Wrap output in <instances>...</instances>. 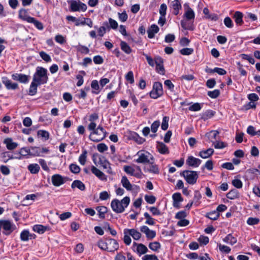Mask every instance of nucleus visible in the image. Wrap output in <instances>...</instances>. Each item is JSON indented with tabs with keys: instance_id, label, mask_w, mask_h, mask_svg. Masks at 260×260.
Here are the masks:
<instances>
[{
	"instance_id": "obj_1",
	"label": "nucleus",
	"mask_w": 260,
	"mask_h": 260,
	"mask_svg": "<svg viewBox=\"0 0 260 260\" xmlns=\"http://www.w3.org/2000/svg\"><path fill=\"white\" fill-rule=\"evenodd\" d=\"M130 203V198L128 197L123 198L120 201L117 199H113L111 203V207L113 211L116 213H121L124 212Z\"/></svg>"
},
{
	"instance_id": "obj_2",
	"label": "nucleus",
	"mask_w": 260,
	"mask_h": 260,
	"mask_svg": "<svg viewBox=\"0 0 260 260\" xmlns=\"http://www.w3.org/2000/svg\"><path fill=\"white\" fill-rule=\"evenodd\" d=\"M48 80L47 69L41 67H38L33 75L32 81L40 85L47 83Z\"/></svg>"
},
{
	"instance_id": "obj_3",
	"label": "nucleus",
	"mask_w": 260,
	"mask_h": 260,
	"mask_svg": "<svg viewBox=\"0 0 260 260\" xmlns=\"http://www.w3.org/2000/svg\"><path fill=\"white\" fill-rule=\"evenodd\" d=\"M180 175L185 178L188 184L191 185L197 182L199 177L198 172L194 171L184 170L180 173Z\"/></svg>"
},
{
	"instance_id": "obj_4",
	"label": "nucleus",
	"mask_w": 260,
	"mask_h": 260,
	"mask_svg": "<svg viewBox=\"0 0 260 260\" xmlns=\"http://www.w3.org/2000/svg\"><path fill=\"white\" fill-rule=\"evenodd\" d=\"M163 94L162 84L159 82H156L153 86V89L150 92V96L151 98L157 99Z\"/></svg>"
},
{
	"instance_id": "obj_5",
	"label": "nucleus",
	"mask_w": 260,
	"mask_h": 260,
	"mask_svg": "<svg viewBox=\"0 0 260 260\" xmlns=\"http://www.w3.org/2000/svg\"><path fill=\"white\" fill-rule=\"evenodd\" d=\"M107 134V132H103L98 129H95L91 132L89 139L93 142H99L103 140L106 137Z\"/></svg>"
},
{
	"instance_id": "obj_6",
	"label": "nucleus",
	"mask_w": 260,
	"mask_h": 260,
	"mask_svg": "<svg viewBox=\"0 0 260 260\" xmlns=\"http://www.w3.org/2000/svg\"><path fill=\"white\" fill-rule=\"evenodd\" d=\"M1 157L2 158L3 161L4 163L7 162L10 159H21L22 157L19 153L18 152L14 153V154H12L9 151H6L2 152L0 155Z\"/></svg>"
},
{
	"instance_id": "obj_7",
	"label": "nucleus",
	"mask_w": 260,
	"mask_h": 260,
	"mask_svg": "<svg viewBox=\"0 0 260 260\" xmlns=\"http://www.w3.org/2000/svg\"><path fill=\"white\" fill-rule=\"evenodd\" d=\"M70 9L73 12L80 11L85 12L87 10V6L86 4L80 2L78 3L76 1H72L70 5Z\"/></svg>"
},
{
	"instance_id": "obj_8",
	"label": "nucleus",
	"mask_w": 260,
	"mask_h": 260,
	"mask_svg": "<svg viewBox=\"0 0 260 260\" xmlns=\"http://www.w3.org/2000/svg\"><path fill=\"white\" fill-rule=\"evenodd\" d=\"M107 249L108 252H114L119 248V244L117 241L111 238H106Z\"/></svg>"
},
{
	"instance_id": "obj_9",
	"label": "nucleus",
	"mask_w": 260,
	"mask_h": 260,
	"mask_svg": "<svg viewBox=\"0 0 260 260\" xmlns=\"http://www.w3.org/2000/svg\"><path fill=\"white\" fill-rule=\"evenodd\" d=\"M127 137L128 140H133L138 144H142L146 141L145 139L140 137V136L135 132H129Z\"/></svg>"
},
{
	"instance_id": "obj_10",
	"label": "nucleus",
	"mask_w": 260,
	"mask_h": 260,
	"mask_svg": "<svg viewBox=\"0 0 260 260\" xmlns=\"http://www.w3.org/2000/svg\"><path fill=\"white\" fill-rule=\"evenodd\" d=\"M155 63L156 64L155 70L157 72L160 74L164 75L165 69L163 65V59L159 56H156L155 57Z\"/></svg>"
},
{
	"instance_id": "obj_11",
	"label": "nucleus",
	"mask_w": 260,
	"mask_h": 260,
	"mask_svg": "<svg viewBox=\"0 0 260 260\" xmlns=\"http://www.w3.org/2000/svg\"><path fill=\"white\" fill-rule=\"evenodd\" d=\"M148 165L145 166L144 170L145 172H148L151 173L158 174L159 173L158 166L154 164L153 162L149 161Z\"/></svg>"
},
{
	"instance_id": "obj_12",
	"label": "nucleus",
	"mask_w": 260,
	"mask_h": 260,
	"mask_svg": "<svg viewBox=\"0 0 260 260\" xmlns=\"http://www.w3.org/2000/svg\"><path fill=\"white\" fill-rule=\"evenodd\" d=\"M141 232L145 233L147 238L148 240H152L156 236L155 231L150 230L146 225H143L140 228Z\"/></svg>"
},
{
	"instance_id": "obj_13",
	"label": "nucleus",
	"mask_w": 260,
	"mask_h": 260,
	"mask_svg": "<svg viewBox=\"0 0 260 260\" xmlns=\"http://www.w3.org/2000/svg\"><path fill=\"white\" fill-rule=\"evenodd\" d=\"M173 201V206L175 208L179 209L180 208V203L183 201L181 193L180 192L174 193L172 196Z\"/></svg>"
},
{
	"instance_id": "obj_14",
	"label": "nucleus",
	"mask_w": 260,
	"mask_h": 260,
	"mask_svg": "<svg viewBox=\"0 0 260 260\" xmlns=\"http://www.w3.org/2000/svg\"><path fill=\"white\" fill-rule=\"evenodd\" d=\"M51 181L53 185L55 186H59L66 182L64 178L59 174H54L51 177Z\"/></svg>"
},
{
	"instance_id": "obj_15",
	"label": "nucleus",
	"mask_w": 260,
	"mask_h": 260,
	"mask_svg": "<svg viewBox=\"0 0 260 260\" xmlns=\"http://www.w3.org/2000/svg\"><path fill=\"white\" fill-rule=\"evenodd\" d=\"M202 160L199 158H196L193 156H189L186 159V164L189 166L192 167H198L201 164Z\"/></svg>"
},
{
	"instance_id": "obj_16",
	"label": "nucleus",
	"mask_w": 260,
	"mask_h": 260,
	"mask_svg": "<svg viewBox=\"0 0 260 260\" xmlns=\"http://www.w3.org/2000/svg\"><path fill=\"white\" fill-rule=\"evenodd\" d=\"M29 76L22 74H15L12 75L13 80L18 81L20 83H27L29 81Z\"/></svg>"
},
{
	"instance_id": "obj_17",
	"label": "nucleus",
	"mask_w": 260,
	"mask_h": 260,
	"mask_svg": "<svg viewBox=\"0 0 260 260\" xmlns=\"http://www.w3.org/2000/svg\"><path fill=\"white\" fill-rule=\"evenodd\" d=\"M156 148L158 152L162 154H166L169 153V150L168 147L162 142H156Z\"/></svg>"
},
{
	"instance_id": "obj_18",
	"label": "nucleus",
	"mask_w": 260,
	"mask_h": 260,
	"mask_svg": "<svg viewBox=\"0 0 260 260\" xmlns=\"http://www.w3.org/2000/svg\"><path fill=\"white\" fill-rule=\"evenodd\" d=\"M91 171L92 173L94 174L97 177H98L101 180H106L107 178L106 175L101 171L99 169L96 168L94 166H92L91 167Z\"/></svg>"
},
{
	"instance_id": "obj_19",
	"label": "nucleus",
	"mask_w": 260,
	"mask_h": 260,
	"mask_svg": "<svg viewBox=\"0 0 260 260\" xmlns=\"http://www.w3.org/2000/svg\"><path fill=\"white\" fill-rule=\"evenodd\" d=\"M4 143L6 145L7 148L9 150L15 149L18 145L16 142H13L12 138H6L4 140Z\"/></svg>"
},
{
	"instance_id": "obj_20",
	"label": "nucleus",
	"mask_w": 260,
	"mask_h": 260,
	"mask_svg": "<svg viewBox=\"0 0 260 260\" xmlns=\"http://www.w3.org/2000/svg\"><path fill=\"white\" fill-rule=\"evenodd\" d=\"M32 230L35 232L40 234H42L46 231H49L50 230V228L49 226H44L42 224H36L33 226Z\"/></svg>"
},
{
	"instance_id": "obj_21",
	"label": "nucleus",
	"mask_w": 260,
	"mask_h": 260,
	"mask_svg": "<svg viewBox=\"0 0 260 260\" xmlns=\"http://www.w3.org/2000/svg\"><path fill=\"white\" fill-rule=\"evenodd\" d=\"M159 29L156 24H152L147 30L148 37L152 39L154 37L155 34L157 33Z\"/></svg>"
},
{
	"instance_id": "obj_22",
	"label": "nucleus",
	"mask_w": 260,
	"mask_h": 260,
	"mask_svg": "<svg viewBox=\"0 0 260 260\" xmlns=\"http://www.w3.org/2000/svg\"><path fill=\"white\" fill-rule=\"evenodd\" d=\"M3 83L4 84L7 89L15 90L18 87V84L16 83H12L10 80L7 78L4 79Z\"/></svg>"
},
{
	"instance_id": "obj_23",
	"label": "nucleus",
	"mask_w": 260,
	"mask_h": 260,
	"mask_svg": "<svg viewBox=\"0 0 260 260\" xmlns=\"http://www.w3.org/2000/svg\"><path fill=\"white\" fill-rule=\"evenodd\" d=\"M171 6L174 10V14L177 15L182 7L180 0H174L172 2Z\"/></svg>"
},
{
	"instance_id": "obj_24",
	"label": "nucleus",
	"mask_w": 260,
	"mask_h": 260,
	"mask_svg": "<svg viewBox=\"0 0 260 260\" xmlns=\"http://www.w3.org/2000/svg\"><path fill=\"white\" fill-rule=\"evenodd\" d=\"M19 18L22 20L25 21L27 22H29L32 17L28 15L27 11L25 9H21L19 11Z\"/></svg>"
},
{
	"instance_id": "obj_25",
	"label": "nucleus",
	"mask_w": 260,
	"mask_h": 260,
	"mask_svg": "<svg viewBox=\"0 0 260 260\" xmlns=\"http://www.w3.org/2000/svg\"><path fill=\"white\" fill-rule=\"evenodd\" d=\"M227 198L230 200H234L238 199L240 197V193L239 191L235 188L231 189L226 194Z\"/></svg>"
},
{
	"instance_id": "obj_26",
	"label": "nucleus",
	"mask_w": 260,
	"mask_h": 260,
	"mask_svg": "<svg viewBox=\"0 0 260 260\" xmlns=\"http://www.w3.org/2000/svg\"><path fill=\"white\" fill-rule=\"evenodd\" d=\"M214 152V149L210 148L207 150L201 151L199 153V156L203 158H207L211 156Z\"/></svg>"
},
{
	"instance_id": "obj_27",
	"label": "nucleus",
	"mask_w": 260,
	"mask_h": 260,
	"mask_svg": "<svg viewBox=\"0 0 260 260\" xmlns=\"http://www.w3.org/2000/svg\"><path fill=\"white\" fill-rule=\"evenodd\" d=\"M71 187L74 189L75 187L78 188L81 191L85 190L86 187L85 184L80 180H74L71 185Z\"/></svg>"
},
{
	"instance_id": "obj_28",
	"label": "nucleus",
	"mask_w": 260,
	"mask_h": 260,
	"mask_svg": "<svg viewBox=\"0 0 260 260\" xmlns=\"http://www.w3.org/2000/svg\"><path fill=\"white\" fill-rule=\"evenodd\" d=\"M184 16L188 20H194L195 14L193 10L187 6V9L184 13Z\"/></svg>"
},
{
	"instance_id": "obj_29",
	"label": "nucleus",
	"mask_w": 260,
	"mask_h": 260,
	"mask_svg": "<svg viewBox=\"0 0 260 260\" xmlns=\"http://www.w3.org/2000/svg\"><path fill=\"white\" fill-rule=\"evenodd\" d=\"M138 152L137 154L139 155V158L135 160V161L137 163H149V159L148 158V156L146 155L144 153H139Z\"/></svg>"
},
{
	"instance_id": "obj_30",
	"label": "nucleus",
	"mask_w": 260,
	"mask_h": 260,
	"mask_svg": "<svg viewBox=\"0 0 260 260\" xmlns=\"http://www.w3.org/2000/svg\"><path fill=\"white\" fill-rule=\"evenodd\" d=\"M220 216V213L215 210L206 213L205 217L212 220H216Z\"/></svg>"
},
{
	"instance_id": "obj_31",
	"label": "nucleus",
	"mask_w": 260,
	"mask_h": 260,
	"mask_svg": "<svg viewBox=\"0 0 260 260\" xmlns=\"http://www.w3.org/2000/svg\"><path fill=\"white\" fill-rule=\"evenodd\" d=\"M127 231L129 232V235L136 240H139L141 237L142 235L141 233L134 229H128Z\"/></svg>"
},
{
	"instance_id": "obj_32",
	"label": "nucleus",
	"mask_w": 260,
	"mask_h": 260,
	"mask_svg": "<svg viewBox=\"0 0 260 260\" xmlns=\"http://www.w3.org/2000/svg\"><path fill=\"white\" fill-rule=\"evenodd\" d=\"M29 152V155L31 156H38L42 155L41 154V148L39 147H31Z\"/></svg>"
},
{
	"instance_id": "obj_33",
	"label": "nucleus",
	"mask_w": 260,
	"mask_h": 260,
	"mask_svg": "<svg viewBox=\"0 0 260 260\" xmlns=\"http://www.w3.org/2000/svg\"><path fill=\"white\" fill-rule=\"evenodd\" d=\"M121 182L122 186L127 190H131L132 189V185L125 176L122 177Z\"/></svg>"
},
{
	"instance_id": "obj_34",
	"label": "nucleus",
	"mask_w": 260,
	"mask_h": 260,
	"mask_svg": "<svg viewBox=\"0 0 260 260\" xmlns=\"http://www.w3.org/2000/svg\"><path fill=\"white\" fill-rule=\"evenodd\" d=\"M39 121L44 125H48L52 122V119L49 115H43L39 117Z\"/></svg>"
},
{
	"instance_id": "obj_35",
	"label": "nucleus",
	"mask_w": 260,
	"mask_h": 260,
	"mask_svg": "<svg viewBox=\"0 0 260 260\" xmlns=\"http://www.w3.org/2000/svg\"><path fill=\"white\" fill-rule=\"evenodd\" d=\"M27 169L31 174H36L39 172L40 167L37 164H32L28 166Z\"/></svg>"
},
{
	"instance_id": "obj_36",
	"label": "nucleus",
	"mask_w": 260,
	"mask_h": 260,
	"mask_svg": "<svg viewBox=\"0 0 260 260\" xmlns=\"http://www.w3.org/2000/svg\"><path fill=\"white\" fill-rule=\"evenodd\" d=\"M39 84H38L36 82H34L33 81L30 84L29 88V91L28 94L30 95H35L37 92V88L38 86H39Z\"/></svg>"
},
{
	"instance_id": "obj_37",
	"label": "nucleus",
	"mask_w": 260,
	"mask_h": 260,
	"mask_svg": "<svg viewBox=\"0 0 260 260\" xmlns=\"http://www.w3.org/2000/svg\"><path fill=\"white\" fill-rule=\"evenodd\" d=\"M223 241L227 243H230L231 245L235 244L237 240L236 237L233 236L231 234H228L223 239Z\"/></svg>"
},
{
	"instance_id": "obj_38",
	"label": "nucleus",
	"mask_w": 260,
	"mask_h": 260,
	"mask_svg": "<svg viewBox=\"0 0 260 260\" xmlns=\"http://www.w3.org/2000/svg\"><path fill=\"white\" fill-rule=\"evenodd\" d=\"M148 250L147 247L143 244L140 243L138 245L137 252L140 256L147 253Z\"/></svg>"
},
{
	"instance_id": "obj_39",
	"label": "nucleus",
	"mask_w": 260,
	"mask_h": 260,
	"mask_svg": "<svg viewBox=\"0 0 260 260\" xmlns=\"http://www.w3.org/2000/svg\"><path fill=\"white\" fill-rule=\"evenodd\" d=\"M120 47L121 50L127 54H129L132 51L130 46L124 41H121Z\"/></svg>"
},
{
	"instance_id": "obj_40",
	"label": "nucleus",
	"mask_w": 260,
	"mask_h": 260,
	"mask_svg": "<svg viewBox=\"0 0 260 260\" xmlns=\"http://www.w3.org/2000/svg\"><path fill=\"white\" fill-rule=\"evenodd\" d=\"M234 17L235 18V22L239 25H242L243 23V14L241 12L237 11L234 14Z\"/></svg>"
},
{
	"instance_id": "obj_41",
	"label": "nucleus",
	"mask_w": 260,
	"mask_h": 260,
	"mask_svg": "<svg viewBox=\"0 0 260 260\" xmlns=\"http://www.w3.org/2000/svg\"><path fill=\"white\" fill-rule=\"evenodd\" d=\"M99 157V160H98V165L102 166L104 169H107L110 165L108 161L107 160L106 157L103 155H101Z\"/></svg>"
},
{
	"instance_id": "obj_42",
	"label": "nucleus",
	"mask_w": 260,
	"mask_h": 260,
	"mask_svg": "<svg viewBox=\"0 0 260 260\" xmlns=\"http://www.w3.org/2000/svg\"><path fill=\"white\" fill-rule=\"evenodd\" d=\"M202 198V195L199 190H195L194 192L193 199L192 201L193 202L194 205L196 206H198L200 204V200Z\"/></svg>"
},
{
	"instance_id": "obj_43",
	"label": "nucleus",
	"mask_w": 260,
	"mask_h": 260,
	"mask_svg": "<svg viewBox=\"0 0 260 260\" xmlns=\"http://www.w3.org/2000/svg\"><path fill=\"white\" fill-rule=\"evenodd\" d=\"M28 23H32L39 30H42L44 28L42 23L34 17H31Z\"/></svg>"
},
{
	"instance_id": "obj_44",
	"label": "nucleus",
	"mask_w": 260,
	"mask_h": 260,
	"mask_svg": "<svg viewBox=\"0 0 260 260\" xmlns=\"http://www.w3.org/2000/svg\"><path fill=\"white\" fill-rule=\"evenodd\" d=\"M103 228L106 231H109L112 236H115L117 235V232L110 227V224L108 222L104 223Z\"/></svg>"
},
{
	"instance_id": "obj_45",
	"label": "nucleus",
	"mask_w": 260,
	"mask_h": 260,
	"mask_svg": "<svg viewBox=\"0 0 260 260\" xmlns=\"http://www.w3.org/2000/svg\"><path fill=\"white\" fill-rule=\"evenodd\" d=\"M127 230H128V229H125L124 230L123 241L126 245H129L131 243L132 240H131L130 236L128 235L129 232L128 231H126Z\"/></svg>"
},
{
	"instance_id": "obj_46",
	"label": "nucleus",
	"mask_w": 260,
	"mask_h": 260,
	"mask_svg": "<svg viewBox=\"0 0 260 260\" xmlns=\"http://www.w3.org/2000/svg\"><path fill=\"white\" fill-rule=\"evenodd\" d=\"M91 88L94 90V91H92V93L94 94H99L100 92V86L99 83L97 80H93L92 81L91 84Z\"/></svg>"
},
{
	"instance_id": "obj_47",
	"label": "nucleus",
	"mask_w": 260,
	"mask_h": 260,
	"mask_svg": "<svg viewBox=\"0 0 260 260\" xmlns=\"http://www.w3.org/2000/svg\"><path fill=\"white\" fill-rule=\"evenodd\" d=\"M144 216L145 218H146V220L145 221V223L148 225H153L155 224L154 219L147 212H145L144 214Z\"/></svg>"
},
{
	"instance_id": "obj_48",
	"label": "nucleus",
	"mask_w": 260,
	"mask_h": 260,
	"mask_svg": "<svg viewBox=\"0 0 260 260\" xmlns=\"http://www.w3.org/2000/svg\"><path fill=\"white\" fill-rule=\"evenodd\" d=\"M83 19H84V20L82 21L81 22V23H79V22H77L76 25L79 26L80 25H87L88 26H89L90 27H91L92 26L93 22H92V20H91V19L88 18H84Z\"/></svg>"
},
{
	"instance_id": "obj_49",
	"label": "nucleus",
	"mask_w": 260,
	"mask_h": 260,
	"mask_svg": "<svg viewBox=\"0 0 260 260\" xmlns=\"http://www.w3.org/2000/svg\"><path fill=\"white\" fill-rule=\"evenodd\" d=\"M29 232L27 230L22 231L20 234V239L23 241H27L29 240Z\"/></svg>"
},
{
	"instance_id": "obj_50",
	"label": "nucleus",
	"mask_w": 260,
	"mask_h": 260,
	"mask_svg": "<svg viewBox=\"0 0 260 260\" xmlns=\"http://www.w3.org/2000/svg\"><path fill=\"white\" fill-rule=\"evenodd\" d=\"M70 171L75 174H78L81 169L79 166L75 164H71L69 166Z\"/></svg>"
},
{
	"instance_id": "obj_51",
	"label": "nucleus",
	"mask_w": 260,
	"mask_h": 260,
	"mask_svg": "<svg viewBox=\"0 0 260 260\" xmlns=\"http://www.w3.org/2000/svg\"><path fill=\"white\" fill-rule=\"evenodd\" d=\"M87 152L86 150H84L82 151V154L79 157V161L82 165H84L86 161Z\"/></svg>"
},
{
	"instance_id": "obj_52",
	"label": "nucleus",
	"mask_w": 260,
	"mask_h": 260,
	"mask_svg": "<svg viewBox=\"0 0 260 260\" xmlns=\"http://www.w3.org/2000/svg\"><path fill=\"white\" fill-rule=\"evenodd\" d=\"M160 247L161 245L160 243L157 241L151 242L149 244V248L154 251H157Z\"/></svg>"
},
{
	"instance_id": "obj_53",
	"label": "nucleus",
	"mask_w": 260,
	"mask_h": 260,
	"mask_svg": "<svg viewBox=\"0 0 260 260\" xmlns=\"http://www.w3.org/2000/svg\"><path fill=\"white\" fill-rule=\"evenodd\" d=\"M105 239V241L103 240H100L97 244V245L98 247L102 250L107 251L108 249H107V241H106V238H104Z\"/></svg>"
},
{
	"instance_id": "obj_54",
	"label": "nucleus",
	"mask_w": 260,
	"mask_h": 260,
	"mask_svg": "<svg viewBox=\"0 0 260 260\" xmlns=\"http://www.w3.org/2000/svg\"><path fill=\"white\" fill-rule=\"evenodd\" d=\"M76 48L77 50L81 53L88 54L89 52V49L85 46L79 45L77 46Z\"/></svg>"
},
{
	"instance_id": "obj_55",
	"label": "nucleus",
	"mask_w": 260,
	"mask_h": 260,
	"mask_svg": "<svg viewBox=\"0 0 260 260\" xmlns=\"http://www.w3.org/2000/svg\"><path fill=\"white\" fill-rule=\"evenodd\" d=\"M219 134V132L217 131H211L209 133H207L205 135L209 139H216L217 135Z\"/></svg>"
},
{
	"instance_id": "obj_56",
	"label": "nucleus",
	"mask_w": 260,
	"mask_h": 260,
	"mask_svg": "<svg viewBox=\"0 0 260 260\" xmlns=\"http://www.w3.org/2000/svg\"><path fill=\"white\" fill-rule=\"evenodd\" d=\"M259 219L257 217H249L247 220V223L250 225H254L259 222Z\"/></svg>"
},
{
	"instance_id": "obj_57",
	"label": "nucleus",
	"mask_w": 260,
	"mask_h": 260,
	"mask_svg": "<svg viewBox=\"0 0 260 260\" xmlns=\"http://www.w3.org/2000/svg\"><path fill=\"white\" fill-rule=\"evenodd\" d=\"M202 106H203V104L201 105L196 103L190 106L188 109L191 111H198L201 109Z\"/></svg>"
},
{
	"instance_id": "obj_58",
	"label": "nucleus",
	"mask_w": 260,
	"mask_h": 260,
	"mask_svg": "<svg viewBox=\"0 0 260 260\" xmlns=\"http://www.w3.org/2000/svg\"><path fill=\"white\" fill-rule=\"evenodd\" d=\"M37 134L38 136L44 138L45 140H47L49 138V133L46 131L39 130L38 131Z\"/></svg>"
},
{
	"instance_id": "obj_59",
	"label": "nucleus",
	"mask_w": 260,
	"mask_h": 260,
	"mask_svg": "<svg viewBox=\"0 0 260 260\" xmlns=\"http://www.w3.org/2000/svg\"><path fill=\"white\" fill-rule=\"evenodd\" d=\"M180 52L183 55H189L193 52V49L191 48H184L181 49Z\"/></svg>"
},
{
	"instance_id": "obj_60",
	"label": "nucleus",
	"mask_w": 260,
	"mask_h": 260,
	"mask_svg": "<svg viewBox=\"0 0 260 260\" xmlns=\"http://www.w3.org/2000/svg\"><path fill=\"white\" fill-rule=\"evenodd\" d=\"M142 54L145 56L146 59L148 63L149 66L153 67L154 65L155 64V58L153 59L150 56L148 55V54L145 53L144 52H143Z\"/></svg>"
},
{
	"instance_id": "obj_61",
	"label": "nucleus",
	"mask_w": 260,
	"mask_h": 260,
	"mask_svg": "<svg viewBox=\"0 0 260 260\" xmlns=\"http://www.w3.org/2000/svg\"><path fill=\"white\" fill-rule=\"evenodd\" d=\"M169 117L168 116H164L162 119V122L161 125V128L162 130L166 131L168 128V121Z\"/></svg>"
},
{
	"instance_id": "obj_62",
	"label": "nucleus",
	"mask_w": 260,
	"mask_h": 260,
	"mask_svg": "<svg viewBox=\"0 0 260 260\" xmlns=\"http://www.w3.org/2000/svg\"><path fill=\"white\" fill-rule=\"evenodd\" d=\"M219 250L225 253H229L231 251V248L228 246L219 244L218 245Z\"/></svg>"
},
{
	"instance_id": "obj_63",
	"label": "nucleus",
	"mask_w": 260,
	"mask_h": 260,
	"mask_svg": "<svg viewBox=\"0 0 260 260\" xmlns=\"http://www.w3.org/2000/svg\"><path fill=\"white\" fill-rule=\"evenodd\" d=\"M219 94L220 91L218 89H215L213 91H209L208 92V95L213 99L217 98Z\"/></svg>"
},
{
	"instance_id": "obj_64",
	"label": "nucleus",
	"mask_w": 260,
	"mask_h": 260,
	"mask_svg": "<svg viewBox=\"0 0 260 260\" xmlns=\"http://www.w3.org/2000/svg\"><path fill=\"white\" fill-rule=\"evenodd\" d=\"M145 200L148 204H153L156 201V198L154 196L145 195L144 197Z\"/></svg>"
}]
</instances>
